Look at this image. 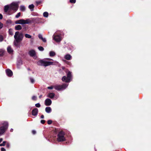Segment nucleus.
<instances>
[{"label": "nucleus", "instance_id": "f257e3e1", "mask_svg": "<svg viewBox=\"0 0 151 151\" xmlns=\"http://www.w3.org/2000/svg\"><path fill=\"white\" fill-rule=\"evenodd\" d=\"M14 37L15 40L14 42V44L15 46H17L18 43L22 40L23 35L22 33L17 31L15 32Z\"/></svg>", "mask_w": 151, "mask_h": 151}, {"label": "nucleus", "instance_id": "f03ea898", "mask_svg": "<svg viewBox=\"0 0 151 151\" xmlns=\"http://www.w3.org/2000/svg\"><path fill=\"white\" fill-rule=\"evenodd\" d=\"M48 61H53V60L50 58H47L43 60H39L38 62V64L39 65L43 66L46 67L49 65H52L53 64V62H50Z\"/></svg>", "mask_w": 151, "mask_h": 151}, {"label": "nucleus", "instance_id": "7ed1b4c3", "mask_svg": "<svg viewBox=\"0 0 151 151\" xmlns=\"http://www.w3.org/2000/svg\"><path fill=\"white\" fill-rule=\"evenodd\" d=\"M8 124L7 122H4L2 125L0 127V136L3 134L7 130Z\"/></svg>", "mask_w": 151, "mask_h": 151}, {"label": "nucleus", "instance_id": "20e7f679", "mask_svg": "<svg viewBox=\"0 0 151 151\" xmlns=\"http://www.w3.org/2000/svg\"><path fill=\"white\" fill-rule=\"evenodd\" d=\"M64 132L61 131H60L57 136V141L58 142H62L65 140V137H64Z\"/></svg>", "mask_w": 151, "mask_h": 151}, {"label": "nucleus", "instance_id": "39448f33", "mask_svg": "<svg viewBox=\"0 0 151 151\" xmlns=\"http://www.w3.org/2000/svg\"><path fill=\"white\" fill-rule=\"evenodd\" d=\"M72 75L71 72L68 71L67 73V77L64 76L63 77L62 79V81L65 82H69L71 79Z\"/></svg>", "mask_w": 151, "mask_h": 151}, {"label": "nucleus", "instance_id": "423d86ee", "mask_svg": "<svg viewBox=\"0 0 151 151\" xmlns=\"http://www.w3.org/2000/svg\"><path fill=\"white\" fill-rule=\"evenodd\" d=\"M10 10L14 11V12L17 11L18 9L19 4L17 2H13L10 4Z\"/></svg>", "mask_w": 151, "mask_h": 151}, {"label": "nucleus", "instance_id": "0eeeda50", "mask_svg": "<svg viewBox=\"0 0 151 151\" xmlns=\"http://www.w3.org/2000/svg\"><path fill=\"white\" fill-rule=\"evenodd\" d=\"M31 20L29 19H27L26 20L23 19H20L16 21L15 22V23L16 24H29L31 23Z\"/></svg>", "mask_w": 151, "mask_h": 151}, {"label": "nucleus", "instance_id": "6e6552de", "mask_svg": "<svg viewBox=\"0 0 151 151\" xmlns=\"http://www.w3.org/2000/svg\"><path fill=\"white\" fill-rule=\"evenodd\" d=\"M68 86V85L64 84L61 85H55L54 86V88L58 91L63 90L66 88Z\"/></svg>", "mask_w": 151, "mask_h": 151}, {"label": "nucleus", "instance_id": "1a4fd4ad", "mask_svg": "<svg viewBox=\"0 0 151 151\" xmlns=\"http://www.w3.org/2000/svg\"><path fill=\"white\" fill-rule=\"evenodd\" d=\"M53 38L57 42H60L62 39V38L59 35H53Z\"/></svg>", "mask_w": 151, "mask_h": 151}, {"label": "nucleus", "instance_id": "9d476101", "mask_svg": "<svg viewBox=\"0 0 151 151\" xmlns=\"http://www.w3.org/2000/svg\"><path fill=\"white\" fill-rule=\"evenodd\" d=\"M51 103V100L49 99H47L45 101V105L47 106L50 105Z\"/></svg>", "mask_w": 151, "mask_h": 151}, {"label": "nucleus", "instance_id": "9b49d317", "mask_svg": "<svg viewBox=\"0 0 151 151\" xmlns=\"http://www.w3.org/2000/svg\"><path fill=\"white\" fill-rule=\"evenodd\" d=\"M38 112V109L36 108L33 109L32 111V114L33 115L35 116L37 115Z\"/></svg>", "mask_w": 151, "mask_h": 151}, {"label": "nucleus", "instance_id": "f8f14e48", "mask_svg": "<svg viewBox=\"0 0 151 151\" xmlns=\"http://www.w3.org/2000/svg\"><path fill=\"white\" fill-rule=\"evenodd\" d=\"M6 73L9 76H11L13 75L12 71L10 69H8L6 70Z\"/></svg>", "mask_w": 151, "mask_h": 151}, {"label": "nucleus", "instance_id": "ddd939ff", "mask_svg": "<svg viewBox=\"0 0 151 151\" xmlns=\"http://www.w3.org/2000/svg\"><path fill=\"white\" fill-rule=\"evenodd\" d=\"M36 54L35 52L33 50H31L29 52V54L31 56L33 57Z\"/></svg>", "mask_w": 151, "mask_h": 151}, {"label": "nucleus", "instance_id": "4468645a", "mask_svg": "<svg viewBox=\"0 0 151 151\" xmlns=\"http://www.w3.org/2000/svg\"><path fill=\"white\" fill-rule=\"evenodd\" d=\"M71 58V56L69 54H68L64 56V58L67 60H70Z\"/></svg>", "mask_w": 151, "mask_h": 151}, {"label": "nucleus", "instance_id": "2eb2a0df", "mask_svg": "<svg viewBox=\"0 0 151 151\" xmlns=\"http://www.w3.org/2000/svg\"><path fill=\"white\" fill-rule=\"evenodd\" d=\"M9 9L10 10V5L5 6L4 8V10L5 12H7Z\"/></svg>", "mask_w": 151, "mask_h": 151}, {"label": "nucleus", "instance_id": "dca6fc26", "mask_svg": "<svg viewBox=\"0 0 151 151\" xmlns=\"http://www.w3.org/2000/svg\"><path fill=\"white\" fill-rule=\"evenodd\" d=\"M55 94L54 93H50L48 94L47 96L51 99H52L54 97Z\"/></svg>", "mask_w": 151, "mask_h": 151}, {"label": "nucleus", "instance_id": "f3484780", "mask_svg": "<svg viewBox=\"0 0 151 151\" xmlns=\"http://www.w3.org/2000/svg\"><path fill=\"white\" fill-rule=\"evenodd\" d=\"M15 29L16 30H20L22 29V27L20 25H18L15 26Z\"/></svg>", "mask_w": 151, "mask_h": 151}, {"label": "nucleus", "instance_id": "a211bd4d", "mask_svg": "<svg viewBox=\"0 0 151 151\" xmlns=\"http://www.w3.org/2000/svg\"><path fill=\"white\" fill-rule=\"evenodd\" d=\"M45 111L47 113H50L51 111V109L50 107H46L45 109Z\"/></svg>", "mask_w": 151, "mask_h": 151}, {"label": "nucleus", "instance_id": "6ab92c4d", "mask_svg": "<svg viewBox=\"0 0 151 151\" xmlns=\"http://www.w3.org/2000/svg\"><path fill=\"white\" fill-rule=\"evenodd\" d=\"M25 7L23 5L21 6L20 7V10L21 11H24L25 10Z\"/></svg>", "mask_w": 151, "mask_h": 151}, {"label": "nucleus", "instance_id": "aec40b11", "mask_svg": "<svg viewBox=\"0 0 151 151\" xmlns=\"http://www.w3.org/2000/svg\"><path fill=\"white\" fill-rule=\"evenodd\" d=\"M7 50L8 52L10 53H12L13 52V50L10 47H8Z\"/></svg>", "mask_w": 151, "mask_h": 151}, {"label": "nucleus", "instance_id": "412c9836", "mask_svg": "<svg viewBox=\"0 0 151 151\" xmlns=\"http://www.w3.org/2000/svg\"><path fill=\"white\" fill-rule=\"evenodd\" d=\"M34 6L33 4H32L29 5V8L31 10V11H33L34 10Z\"/></svg>", "mask_w": 151, "mask_h": 151}, {"label": "nucleus", "instance_id": "4be33fe9", "mask_svg": "<svg viewBox=\"0 0 151 151\" xmlns=\"http://www.w3.org/2000/svg\"><path fill=\"white\" fill-rule=\"evenodd\" d=\"M50 56H54L55 55V53L54 51H50Z\"/></svg>", "mask_w": 151, "mask_h": 151}, {"label": "nucleus", "instance_id": "5701e85b", "mask_svg": "<svg viewBox=\"0 0 151 151\" xmlns=\"http://www.w3.org/2000/svg\"><path fill=\"white\" fill-rule=\"evenodd\" d=\"M43 15L44 17H47L48 16V13L47 12H45L43 14Z\"/></svg>", "mask_w": 151, "mask_h": 151}, {"label": "nucleus", "instance_id": "b1692460", "mask_svg": "<svg viewBox=\"0 0 151 151\" xmlns=\"http://www.w3.org/2000/svg\"><path fill=\"white\" fill-rule=\"evenodd\" d=\"M25 36L26 38H32V36L28 34H26L25 35Z\"/></svg>", "mask_w": 151, "mask_h": 151}, {"label": "nucleus", "instance_id": "393cba45", "mask_svg": "<svg viewBox=\"0 0 151 151\" xmlns=\"http://www.w3.org/2000/svg\"><path fill=\"white\" fill-rule=\"evenodd\" d=\"M9 34L11 35H13V30L12 29H9Z\"/></svg>", "mask_w": 151, "mask_h": 151}, {"label": "nucleus", "instance_id": "a878e982", "mask_svg": "<svg viewBox=\"0 0 151 151\" xmlns=\"http://www.w3.org/2000/svg\"><path fill=\"white\" fill-rule=\"evenodd\" d=\"M4 51L2 49L0 50V56H2L4 54Z\"/></svg>", "mask_w": 151, "mask_h": 151}, {"label": "nucleus", "instance_id": "bb28decb", "mask_svg": "<svg viewBox=\"0 0 151 151\" xmlns=\"http://www.w3.org/2000/svg\"><path fill=\"white\" fill-rule=\"evenodd\" d=\"M6 141H4L3 143L1 144H0V146H4L6 145Z\"/></svg>", "mask_w": 151, "mask_h": 151}, {"label": "nucleus", "instance_id": "cd10ccee", "mask_svg": "<svg viewBox=\"0 0 151 151\" xmlns=\"http://www.w3.org/2000/svg\"><path fill=\"white\" fill-rule=\"evenodd\" d=\"M21 15V13L20 12H19L17 13V14L15 16V17L16 18H18Z\"/></svg>", "mask_w": 151, "mask_h": 151}, {"label": "nucleus", "instance_id": "c85d7f7f", "mask_svg": "<svg viewBox=\"0 0 151 151\" xmlns=\"http://www.w3.org/2000/svg\"><path fill=\"white\" fill-rule=\"evenodd\" d=\"M29 79H30V82L31 83H34V82H35V81H34V79H33L32 78H30Z\"/></svg>", "mask_w": 151, "mask_h": 151}, {"label": "nucleus", "instance_id": "c756f323", "mask_svg": "<svg viewBox=\"0 0 151 151\" xmlns=\"http://www.w3.org/2000/svg\"><path fill=\"white\" fill-rule=\"evenodd\" d=\"M38 48L39 50L40 51H43L44 50V48L41 46L38 47Z\"/></svg>", "mask_w": 151, "mask_h": 151}, {"label": "nucleus", "instance_id": "7c9ffc66", "mask_svg": "<svg viewBox=\"0 0 151 151\" xmlns=\"http://www.w3.org/2000/svg\"><path fill=\"white\" fill-rule=\"evenodd\" d=\"M3 40V36L0 35V42H2Z\"/></svg>", "mask_w": 151, "mask_h": 151}, {"label": "nucleus", "instance_id": "2f4dec72", "mask_svg": "<svg viewBox=\"0 0 151 151\" xmlns=\"http://www.w3.org/2000/svg\"><path fill=\"white\" fill-rule=\"evenodd\" d=\"M32 100L35 101L37 100V96H33L32 97Z\"/></svg>", "mask_w": 151, "mask_h": 151}, {"label": "nucleus", "instance_id": "473e14b6", "mask_svg": "<svg viewBox=\"0 0 151 151\" xmlns=\"http://www.w3.org/2000/svg\"><path fill=\"white\" fill-rule=\"evenodd\" d=\"M35 106L37 107H40L41 105L39 103H37L35 104Z\"/></svg>", "mask_w": 151, "mask_h": 151}, {"label": "nucleus", "instance_id": "72a5a7b5", "mask_svg": "<svg viewBox=\"0 0 151 151\" xmlns=\"http://www.w3.org/2000/svg\"><path fill=\"white\" fill-rule=\"evenodd\" d=\"M70 1L71 3H75L76 2V0H70Z\"/></svg>", "mask_w": 151, "mask_h": 151}, {"label": "nucleus", "instance_id": "f704fd0d", "mask_svg": "<svg viewBox=\"0 0 151 151\" xmlns=\"http://www.w3.org/2000/svg\"><path fill=\"white\" fill-rule=\"evenodd\" d=\"M52 121L51 120H48L47 121V124H50L52 123Z\"/></svg>", "mask_w": 151, "mask_h": 151}, {"label": "nucleus", "instance_id": "c9c22d12", "mask_svg": "<svg viewBox=\"0 0 151 151\" xmlns=\"http://www.w3.org/2000/svg\"><path fill=\"white\" fill-rule=\"evenodd\" d=\"M38 37L39 38L41 39H42L43 38L41 34H39L38 35Z\"/></svg>", "mask_w": 151, "mask_h": 151}, {"label": "nucleus", "instance_id": "e433bc0d", "mask_svg": "<svg viewBox=\"0 0 151 151\" xmlns=\"http://www.w3.org/2000/svg\"><path fill=\"white\" fill-rule=\"evenodd\" d=\"M3 26V24L0 22V29H1Z\"/></svg>", "mask_w": 151, "mask_h": 151}, {"label": "nucleus", "instance_id": "4c0bfd02", "mask_svg": "<svg viewBox=\"0 0 151 151\" xmlns=\"http://www.w3.org/2000/svg\"><path fill=\"white\" fill-rule=\"evenodd\" d=\"M54 88V86H49L47 87V88L50 89H52L53 88Z\"/></svg>", "mask_w": 151, "mask_h": 151}, {"label": "nucleus", "instance_id": "58836bf2", "mask_svg": "<svg viewBox=\"0 0 151 151\" xmlns=\"http://www.w3.org/2000/svg\"><path fill=\"white\" fill-rule=\"evenodd\" d=\"M6 147L7 148H9L10 146V145L9 144L8 142H6Z\"/></svg>", "mask_w": 151, "mask_h": 151}, {"label": "nucleus", "instance_id": "ea45409f", "mask_svg": "<svg viewBox=\"0 0 151 151\" xmlns=\"http://www.w3.org/2000/svg\"><path fill=\"white\" fill-rule=\"evenodd\" d=\"M36 3L37 4V5H38L41 3V1H36Z\"/></svg>", "mask_w": 151, "mask_h": 151}, {"label": "nucleus", "instance_id": "a19ab883", "mask_svg": "<svg viewBox=\"0 0 151 151\" xmlns=\"http://www.w3.org/2000/svg\"><path fill=\"white\" fill-rule=\"evenodd\" d=\"M45 120H42L41 121V123L42 124H44V123H45Z\"/></svg>", "mask_w": 151, "mask_h": 151}, {"label": "nucleus", "instance_id": "79ce46f5", "mask_svg": "<svg viewBox=\"0 0 151 151\" xmlns=\"http://www.w3.org/2000/svg\"><path fill=\"white\" fill-rule=\"evenodd\" d=\"M1 151H6V150L3 147H1Z\"/></svg>", "mask_w": 151, "mask_h": 151}, {"label": "nucleus", "instance_id": "37998d69", "mask_svg": "<svg viewBox=\"0 0 151 151\" xmlns=\"http://www.w3.org/2000/svg\"><path fill=\"white\" fill-rule=\"evenodd\" d=\"M41 40L43 41V42H46V40L45 38H43Z\"/></svg>", "mask_w": 151, "mask_h": 151}, {"label": "nucleus", "instance_id": "c03bdc74", "mask_svg": "<svg viewBox=\"0 0 151 151\" xmlns=\"http://www.w3.org/2000/svg\"><path fill=\"white\" fill-rule=\"evenodd\" d=\"M2 18H3V15L1 14H0V19H2Z\"/></svg>", "mask_w": 151, "mask_h": 151}, {"label": "nucleus", "instance_id": "a18cd8bd", "mask_svg": "<svg viewBox=\"0 0 151 151\" xmlns=\"http://www.w3.org/2000/svg\"><path fill=\"white\" fill-rule=\"evenodd\" d=\"M36 133V132L35 130H33L32 131V133L33 134H35Z\"/></svg>", "mask_w": 151, "mask_h": 151}, {"label": "nucleus", "instance_id": "49530a36", "mask_svg": "<svg viewBox=\"0 0 151 151\" xmlns=\"http://www.w3.org/2000/svg\"><path fill=\"white\" fill-rule=\"evenodd\" d=\"M44 118V116L43 115H42L41 116V118L42 119H43Z\"/></svg>", "mask_w": 151, "mask_h": 151}, {"label": "nucleus", "instance_id": "de8ad7c7", "mask_svg": "<svg viewBox=\"0 0 151 151\" xmlns=\"http://www.w3.org/2000/svg\"><path fill=\"white\" fill-rule=\"evenodd\" d=\"M2 138H0V143L2 141Z\"/></svg>", "mask_w": 151, "mask_h": 151}, {"label": "nucleus", "instance_id": "09e8293b", "mask_svg": "<svg viewBox=\"0 0 151 151\" xmlns=\"http://www.w3.org/2000/svg\"><path fill=\"white\" fill-rule=\"evenodd\" d=\"M7 22H10V23H11V21L10 20H8L7 21Z\"/></svg>", "mask_w": 151, "mask_h": 151}, {"label": "nucleus", "instance_id": "8fccbe9b", "mask_svg": "<svg viewBox=\"0 0 151 151\" xmlns=\"http://www.w3.org/2000/svg\"><path fill=\"white\" fill-rule=\"evenodd\" d=\"M42 95H40V96H39V98H41L42 97Z\"/></svg>", "mask_w": 151, "mask_h": 151}]
</instances>
